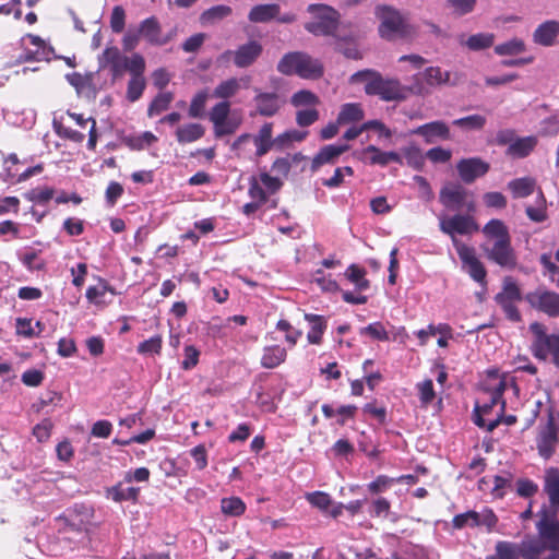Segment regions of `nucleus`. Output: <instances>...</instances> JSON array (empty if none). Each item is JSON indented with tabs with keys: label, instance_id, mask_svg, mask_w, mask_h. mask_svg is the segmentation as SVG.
Listing matches in <instances>:
<instances>
[{
	"label": "nucleus",
	"instance_id": "nucleus-38",
	"mask_svg": "<svg viewBox=\"0 0 559 559\" xmlns=\"http://www.w3.org/2000/svg\"><path fill=\"white\" fill-rule=\"evenodd\" d=\"M233 12L229 5L218 4L214 5L201 14V22L204 24H212L230 15Z\"/></svg>",
	"mask_w": 559,
	"mask_h": 559
},
{
	"label": "nucleus",
	"instance_id": "nucleus-2",
	"mask_svg": "<svg viewBox=\"0 0 559 559\" xmlns=\"http://www.w3.org/2000/svg\"><path fill=\"white\" fill-rule=\"evenodd\" d=\"M483 234L493 241L486 248L487 258L498 265L513 269L516 265V254L511 245V236L507 225L500 219H490L484 227Z\"/></svg>",
	"mask_w": 559,
	"mask_h": 559
},
{
	"label": "nucleus",
	"instance_id": "nucleus-46",
	"mask_svg": "<svg viewBox=\"0 0 559 559\" xmlns=\"http://www.w3.org/2000/svg\"><path fill=\"white\" fill-rule=\"evenodd\" d=\"M319 97L307 90L298 91L290 98L292 105L297 108L316 106L319 104Z\"/></svg>",
	"mask_w": 559,
	"mask_h": 559
},
{
	"label": "nucleus",
	"instance_id": "nucleus-59",
	"mask_svg": "<svg viewBox=\"0 0 559 559\" xmlns=\"http://www.w3.org/2000/svg\"><path fill=\"white\" fill-rule=\"evenodd\" d=\"M416 388L419 393V400L424 405H428L433 401L436 394L433 390L432 380L427 379L423 382H419L416 385Z\"/></svg>",
	"mask_w": 559,
	"mask_h": 559
},
{
	"label": "nucleus",
	"instance_id": "nucleus-58",
	"mask_svg": "<svg viewBox=\"0 0 559 559\" xmlns=\"http://www.w3.org/2000/svg\"><path fill=\"white\" fill-rule=\"evenodd\" d=\"M141 32L139 27H129L122 38V48L124 51H132L139 46L141 39Z\"/></svg>",
	"mask_w": 559,
	"mask_h": 559
},
{
	"label": "nucleus",
	"instance_id": "nucleus-29",
	"mask_svg": "<svg viewBox=\"0 0 559 559\" xmlns=\"http://www.w3.org/2000/svg\"><path fill=\"white\" fill-rule=\"evenodd\" d=\"M537 140L534 136H526L514 140L507 148V155L513 158L526 157L535 147Z\"/></svg>",
	"mask_w": 559,
	"mask_h": 559
},
{
	"label": "nucleus",
	"instance_id": "nucleus-21",
	"mask_svg": "<svg viewBox=\"0 0 559 559\" xmlns=\"http://www.w3.org/2000/svg\"><path fill=\"white\" fill-rule=\"evenodd\" d=\"M361 154V159L371 165L386 166L390 163H402V158L396 152H383L374 145L367 146Z\"/></svg>",
	"mask_w": 559,
	"mask_h": 559
},
{
	"label": "nucleus",
	"instance_id": "nucleus-4",
	"mask_svg": "<svg viewBox=\"0 0 559 559\" xmlns=\"http://www.w3.org/2000/svg\"><path fill=\"white\" fill-rule=\"evenodd\" d=\"M277 71L285 75L296 74L302 79L316 80L323 75L320 60L305 52H288L277 63Z\"/></svg>",
	"mask_w": 559,
	"mask_h": 559
},
{
	"label": "nucleus",
	"instance_id": "nucleus-50",
	"mask_svg": "<svg viewBox=\"0 0 559 559\" xmlns=\"http://www.w3.org/2000/svg\"><path fill=\"white\" fill-rule=\"evenodd\" d=\"M360 335H368L377 341H388L389 334L381 322H373L359 330Z\"/></svg>",
	"mask_w": 559,
	"mask_h": 559
},
{
	"label": "nucleus",
	"instance_id": "nucleus-42",
	"mask_svg": "<svg viewBox=\"0 0 559 559\" xmlns=\"http://www.w3.org/2000/svg\"><path fill=\"white\" fill-rule=\"evenodd\" d=\"M355 36L350 35L346 38L337 37V49L348 59L358 60L362 58V53L354 43Z\"/></svg>",
	"mask_w": 559,
	"mask_h": 559
},
{
	"label": "nucleus",
	"instance_id": "nucleus-27",
	"mask_svg": "<svg viewBox=\"0 0 559 559\" xmlns=\"http://www.w3.org/2000/svg\"><path fill=\"white\" fill-rule=\"evenodd\" d=\"M280 10L276 3L258 4L250 10L248 19L252 23H266L277 17Z\"/></svg>",
	"mask_w": 559,
	"mask_h": 559
},
{
	"label": "nucleus",
	"instance_id": "nucleus-11",
	"mask_svg": "<svg viewBox=\"0 0 559 559\" xmlns=\"http://www.w3.org/2000/svg\"><path fill=\"white\" fill-rule=\"evenodd\" d=\"M251 140L255 145V155H265L274 146L272 140V123H264L260 128L258 134H255L254 136H251L250 134H242L238 136L233 143L231 147L234 151L240 152L242 150V146L249 143Z\"/></svg>",
	"mask_w": 559,
	"mask_h": 559
},
{
	"label": "nucleus",
	"instance_id": "nucleus-13",
	"mask_svg": "<svg viewBox=\"0 0 559 559\" xmlns=\"http://www.w3.org/2000/svg\"><path fill=\"white\" fill-rule=\"evenodd\" d=\"M262 46L255 40H251L240 46L235 51H226L222 57L227 58L234 56V62L238 68H247L251 66L255 59L261 55Z\"/></svg>",
	"mask_w": 559,
	"mask_h": 559
},
{
	"label": "nucleus",
	"instance_id": "nucleus-15",
	"mask_svg": "<svg viewBox=\"0 0 559 559\" xmlns=\"http://www.w3.org/2000/svg\"><path fill=\"white\" fill-rule=\"evenodd\" d=\"M459 175L465 183H472L478 177L484 176L489 170V165L480 158H464L456 165Z\"/></svg>",
	"mask_w": 559,
	"mask_h": 559
},
{
	"label": "nucleus",
	"instance_id": "nucleus-48",
	"mask_svg": "<svg viewBox=\"0 0 559 559\" xmlns=\"http://www.w3.org/2000/svg\"><path fill=\"white\" fill-rule=\"evenodd\" d=\"M485 123L486 118L480 115H472L453 121L454 126L466 130H479Z\"/></svg>",
	"mask_w": 559,
	"mask_h": 559
},
{
	"label": "nucleus",
	"instance_id": "nucleus-61",
	"mask_svg": "<svg viewBox=\"0 0 559 559\" xmlns=\"http://www.w3.org/2000/svg\"><path fill=\"white\" fill-rule=\"evenodd\" d=\"M162 337L159 335H155L142 343L138 346V352L140 354H159L162 349Z\"/></svg>",
	"mask_w": 559,
	"mask_h": 559
},
{
	"label": "nucleus",
	"instance_id": "nucleus-33",
	"mask_svg": "<svg viewBox=\"0 0 559 559\" xmlns=\"http://www.w3.org/2000/svg\"><path fill=\"white\" fill-rule=\"evenodd\" d=\"M527 49L525 41L519 37H512L507 41L500 43L495 46L493 51L497 56H518L525 52Z\"/></svg>",
	"mask_w": 559,
	"mask_h": 559
},
{
	"label": "nucleus",
	"instance_id": "nucleus-55",
	"mask_svg": "<svg viewBox=\"0 0 559 559\" xmlns=\"http://www.w3.org/2000/svg\"><path fill=\"white\" fill-rule=\"evenodd\" d=\"M183 356L185 358L181 361V368L183 370H190L198 365L200 350L193 345H186L183 348Z\"/></svg>",
	"mask_w": 559,
	"mask_h": 559
},
{
	"label": "nucleus",
	"instance_id": "nucleus-56",
	"mask_svg": "<svg viewBox=\"0 0 559 559\" xmlns=\"http://www.w3.org/2000/svg\"><path fill=\"white\" fill-rule=\"evenodd\" d=\"M109 290L108 284L100 280L96 286H91L86 290V298L90 302L99 304L103 301L104 296Z\"/></svg>",
	"mask_w": 559,
	"mask_h": 559
},
{
	"label": "nucleus",
	"instance_id": "nucleus-16",
	"mask_svg": "<svg viewBox=\"0 0 559 559\" xmlns=\"http://www.w3.org/2000/svg\"><path fill=\"white\" fill-rule=\"evenodd\" d=\"M557 443L558 430L552 418H550L537 437V450L539 455L546 460L549 459L554 454Z\"/></svg>",
	"mask_w": 559,
	"mask_h": 559
},
{
	"label": "nucleus",
	"instance_id": "nucleus-43",
	"mask_svg": "<svg viewBox=\"0 0 559 559\" xmlns=\"http://www.w3.org/2000/svg\"><path fill=\"white\" fill-rule=\"evenodd\" d=\"M173 98V94L169 92H162L157 94L147 109V115L150 117H154L165 111L169 107Z\"/></svg>",
	"mask_w": 559,
	"mask_h": 559
},
{
	"label": "nucleus",
	"instance_id": "nucleus-39",
	"mask_svg": "<svg viewBox=\"0 0 559 559\" xmlns=\"http://www.w3.org/2000/svg\"><path fill=\"white\" fill-rule=\"evenodd\" d=\"M221 510L228 516H240L246 511V504L239 497L223 498Z\"/></svg>",
	"mask_w": 559,
	"mask_h": 559
},
{
	"label": "nucleus",
	"instance_id": "nucleus-51",
	"mask_svg": "<svg viewBox=\"0 0 559 559\" xmlns=\"http://www.w3.org/2000/svg\"><path fill=\"white\" fill-rule=\"evenodd\" d=\"M145 88V79L143 76L131 78L128 83L127 98L130 102L138 100Z\"/></svg>",
	"mask_w": 559,
	"mask_h": 559
},
{
	"label": "nucleus",
	"instance_id": "nucleus-53",
	"mask_svg": "<svg viewBox=\"0 0 559 559\" xmlns=\"http://www.w3.org/2000/svg\"><path fill=\"white\" fill-rule=\"evenodd\" d=\"M127 70L131 78L143 76L145 70L144 58L140 53H133L130 58L127 57Z\"/></svg>",
	"mask_w": 559,
	"mask_h": 559
},
{
	"label": "nucleus",
	"instance_id": "nucleus-6",
	"mask_svg": "<svg viewBox=\"0 0 559 559\" xmlns=\"http://www.w3.org/2000/svg\"><path fill=\"white\" fill-rule=\"evenodd\" d=\"M457 81L456 74L452 78V73L449 71H442L439 67H429L415 75L414 83L409 86V90L413 94L425 95L430 92L429 88L431 87L455 85Z\"/></svg>",
	"mask_w": 559,
	"mask_h": 559
},
{
	"label": "nucleus",
	"instance_id": "nucleus-22",
	"mask_svg": "<svg viewBox=\"0 0 559 559\" xmlns=\"http://www.w3.org/2000/svg\"><path fill=\"white\" fill-rule=\"evenodd\" d=\"M257 111L261 116H274L281 108L280 96L276 93H258L254 97Z\"/></svg>",
	"mask_w": 559,
	"mask_h": 559
},
{
	"label": "nucleus",
	"instance_id": "nucleus-14",
	"mask_svg": "<svg viewBox=\"0 0 559 559\" xmlns=\"http://www.w3.org/2000/svg\"><path fill=\"white\" fill-rule=\"evenodd\" d=\"M409 134L421 136L428 144L435 143L438 140H449L451 135L449 127L440 120L419 126L411 130Z\"/></svg>",
	"mask_w": 559,
	"mask_h": 559
},
{
	"label": "nucleus",
	"instance_id": "nucleus-32",
	"mask_svg": "<svg viewBox=\"0 0 559 559\" xmlns=\"http://www.w3.org/2000/svg\"><path fill=\"white\" fill-rule=\"evenodd\" d=\"M305 319L310 324V330L307 334V340L310 344H320L322 335L326 329L324 318L318 314L306 313Z\"/></svg>",
	"mask_w": 559,
	"mask_h": 559
},
{
	"label": "nucleus",
	"instance_id": "nucleus-47",
	"mask_svg": "<svg viewBox=\"0 0 559 559\" xmlns=\"http://www.w3.org/2000/svg\"><path fill=\"white\" fill-rule=\"evenodd\" d=\"M307 501L322 512H328L332 506V499L329 493L323 491H314L306 495Z\"/></svg>",
	"mask_w": 559,
	"mask_h": 559
},
{
	"label": "nucleus",
	"instance_id": "nucleus-18",
	"mask_svg": "<svg viewBox=\"0 0 559 559\" xmlns=\"http://www.w3.org/2000/svg\"><path fill=\"white\" fill-rule=\"evenodd\" d=\"M139 29L151 45L163 46L171 39V36H164L162 34V26L155 16L143 20L139 25Z\"/></svg>",
	"mask_w": 559,
	"mask_h": 559
},
{
	"label": "nucleus",
	"instance_id": "nucleus-28",
	"mask_svg": "<svg viewBox=\"0 0 559 559\" xmlns=\"http://www.w3.org/2000/svg\"><path fill=\"white\" fill-rule=\"evenodd\" d=\"M286 356L287 353L284 347L278 345L266 346L263 348L261 366L266 369H274L285 361Z\"/></svg>",
	"mask_w": 559,
	"mask_h": 559
},
{
	"label": "nucleus",
	"instance_id": "nucleus-3",
	"mask_svg": "<svg viewBox=\"0 0 559 559\" xmlns=\"http://www.w3.org/2000/svg\"><path fill=\"white\" fill-rule=\"evenodd\" d=\"M376 16L380 20L379 34L384 39L409 38L416 34L415 26L400 11L392 7H377Z\"/></svg>",
	"mask_w": 559,
	"mask_h": 559
},
{
	"label": "nucleus",
	"instance_id": "nucleus-24",
	"mask_svg": "<svg viewBox=\"0 0 559 559\" xmlns=\"http://www.w3.org/2000/svg\"><path fill=\"white\" fill-rule=\"evenodd\" d=\"M544 489L548 495L554 514L559 513V469L549 468L546 471Z\"/></svg>",
	"mask_w": 559,
	"mask_h": 559
},
{
	"label": "nucleus",
	"instance_id": "nucleus-37",
	"mask_svg": "<svg viewBox=\"0 0 559 559\" xmlns=\"http://www.w3.org/2000/svg\"><path fill=\"white\" fill-rule=\"evenodd\" d=\"M126 142L130 148L142 151L157 142V136L154 135L151 131H145L140 134L129 136Z\"/></svg>",
	"mask_w": 559,
	"mask_h": 559
},
{
	"label": "nucleus",
	"instance_id": "nucleus-62",
	"mask_svg": "<svg viewBox=\"0 0 559 559\" xmlns=\"http://www.w3.org/2000/svg\"><path fill=\"white\" fill-rule=\"evenodd\" d=\"M126 24V12L122 7H115L110 16V27L115 33H121Z\"/></svg>",
	"mask_w": 559,
	"mask_h": 559
},
{
	"label": "nucleus",
	"instance_id": "nucleus-23",
	"mask_svg": "<svg viewBox=\"0 0 559 559\" xmlns=\"http://www.w3.org/2000/svg\"><path fill=\"white\" fill-rule=\"evenodd\" d=\"M408 93H411L409 87L403 86L399 80L384 79L378 96L385 102H391L405 99Z\"/></svg>",
	"mask_w": 559,
	"mask_h": 559
},
{
	"label": "nucleus",
	"instance_id": "nucleus-25",
	"mask_svg": "<svg viewBox=\"0 0 559 559\" xmlns=\"http://www.w3.org/2000/svg\"><path fill=\"white\" fill-rule=\"evenodd\" d=\"M495 39L496 36L492 33H476L468 37L461 35L459 37V43L461 46H464L472 51H479L491 47Z\"/></svg>",
	"mask_w": 559,
	"mask_h": 559
},
{
	"label": "nucleus",
	"instance_id": "nucleus-57",
	"mask_svg": "<svg viewBox=\"0 0 559 559\" xmlns=\"http://www.w3.org/2000/svg\"><path fill=\"white\" fill-rule=\"evenodd\" d=\"M319 119V111L311 107L307 109H300L296 114V122L300 127H309Z\"/></svg>",
	"mask_w": 559,
	"mask_h": 559
},
{
	"label": "nucleus",
	"instance_id": "nucleus-9",
	"mask_svg": "<svg viewBox=\"0 0 559 559\" xmlns=\"http://www.w3.org/2000/svg\"><path fill=\"white\" fill-rule=\"evenodd\" d=\"M526 301L550 318L559 317V294L546 288H537L525 296Z\"/></svg>",
	"mask_w": 559,
	"mask_h": 559
},
{
	"label": "nucleus",
	"instance_id": "nucleus-12",
	"mask_svg": "<svg viewBox=\"0 0 559 559\" xmlns=\"http://www.w3.org/2000/svg\"><path fill=\"white\" fill-rule=\"evenodd\" d=\"M230 111V104L227 100H223L216 104L210 111V120L214 126L216 136H223L235 132L238 123L228 120Z\"/></svg>",
	"mask_w": 559,
	"mask_h": 559
},
{
	"label": "nucleus",
	"instance_id": "nucleus-40",
	"mask_svg": "<svg viewBox=\"0 0 559 559\" xmlns=\"http://www.w3.org/2000/svg\"><path fill=\"white\" fill-rule=\"evenodd\" d=\"M521 300V292L516 283L511 278L507 277L503 282L502 292L497 294L496 301H518Z\"/></svg>",
	"mask_w": 559,
	"mask_h": 559
},
{
	"label": "nucleus",
	"instance_id": "nucleus-45",
	"mask_svg": "<svg viewBox=\"0 0 559 559\" xmlns=\"http://www.w3.org/2000/svg\"><path fill=\"white\" fill-rule=\"evenodd\" d=\"M526 215L530 219L536 223H540L546 219V199L540 190L536 198V205L526 207Z\"/></svg>",
	"mask_w": 559,
	"mask_h": 559
},
{
	"label": "nucleus",
	"instance_id": "nucleus-34",
	"mask_svg": "<svg viewBox=\"0 0 559 559\" xmlns=\"http://www.w3.org/2000/svg\"><path fill=\"white\" fill-rule=\"evenodd\" d=\"M364 118L361 106L356 103H348L342 106L337 116V123L346 124L359 121Z\"/></svg>",
	"mask_w": 559,
	"mask_h": 559
},
{
	"label": "nucleus",
	"instance_id": "nucleus-49",
	"mask_svg": "<svg viewBox=\"0 0 559 559\" xmlns=\"http://www.w3.org/2000/svg\"><path fill=\"white\" fill-rule=\"evenodd\" d=\"M477 519H478V512L471 510L465 513L455 515L452 520V525L456 530H461L466 526L476 527Z\"/></svg>",
	"mask_w": 559,
	"mask_h": 559
},
{
	"label": "nucleus",
	"instance_id": "nucleus-54",
	"mask_svg": "<svg viewBox=\"0 0 559 559\" xmlns=\"http://www.w3.org/2000/svg\"><path fill=\"white\" fill-rule=\"evenodd\" d=\"M53 197V189L48 187H38L27 193V199L37 204H45Z\"/></svg>",
	"mask_w": 559,
	"mask_h": 559
},
{
	"label": "nucleus",
	"instance_id": "nucleus-35",
	"mask_svg": "<svg viewBox=\"0 0 559 559\" xmlns=\"http://www.w3.org/2000/svg\"><path fill=\"white\" fill-rule=\"evenodd\" d=\"M140 489L135 487H122L121 484L107 489V497L116 502L135 500L139 496Z\"/></svg>",
	"mask_w": 559,
	"mask_h": 559
},
{
	"label": "nucleus",
	"instance_id": "nucleus-17",
	"mask_svg": "<svg viewBox=\"0 0 559 559\" xmlns=\"http://www.w3.org/2000/svg\"><path fill=\"white\" fill-rule=\"evenodd\" d=\"M559 37V21L547 20L540 23L533 32L532 38L536 45L551 47Z\"/></svg>",
	"mask_w": 559,
	"mask_h": 559
},
{
	"label": "nucleus",
	"instance_id": "nucleus-60",
	"mask_svg": "<svg viewBox=\"0 0 559 559\" xmlns=\"http://www.w3.org/2000/svg\"><path fill=\"white\" fill-rule=\"evenodd\" d=\"M453 245L457 251L461 261L463 262L464 267L478 260L475 255V251L473 248L462 243L457 239H454Z\"/></svg>",
	"mask_w": 559,
	"mask_h": 559
},
{
	"label": "nucleus",
	"instance_id": "nucleus-31",
	"mask_svg": "<svg viewBox=\"0 0 559 559\" xmlns=\"http://www.w3.org/2000/svg\"><path fill=\"white\" fill-rule=\"evenodd\" d=\"M536 180L532 177H522L511 180L508 189L512 192L513 198L522 199L531 195L535 191Z\"/></svg>",
	"mask_w": 559,
	"mask_h": 559
},
{
	"label": "nucleus",
	"instance_id": "nucleus-30",
	"mask_svg": "<svg viewBox=\"0 0 559 559\" xmlns=\"http://www.w3.org/2000/svg\"><path fill=\"white\" fill-rule=\"evenodd\" d=\"M204 135V128L200 123H187L176 129V139L180 144L192 143Z\"/></svg>",
	"mask_w": 559,
	"mask_h": 559
},
{
	"label": "nucleus",
	"instance_id": "nucleus-10",
	"mask_svg": "<svg viewBox=\"0 0 559 559\" xmlns=\"http://www.w3.org/2000/svg\"><path fill=\"white\" fill-rule=\"evenodd\" d=\"M439 228L443 234L449 235L454 243V239H457L455 237L456 234H472L478 230V225L475 223L474 218L468 215L456 214L451 217L440 215Z\"/></svg>",
	"mask_w": 559,
	"mask_h": 559
},
{
	"label": "nucleus",
	"instance_id": "nucleus-8",
	"mask_svg": "<svg viewBox=\"0 0 559 559\" xmlns=\"http://www.w3.org/2000/svg\"><path fill=\"white\" fill-rule=\"evenodd\" d=\"M468 192L459 183L444 185L439 193L440 202L450 210H461L465 207L468 212L475 210L473 200H467Z\"/></svg>",
	"mask_w": 559,
	"mask_h": 559
},
{
	"label": "nucleus",
	"instance_id": "nucleus-26",
	"mask_svg": "<svg viewBox=\"0 0 559 559\" xmlns=\"http://www.w3.org/2000/svg\"><path fill=\"white\" fill-rule=\"evenodd\" d=\"M241 83L247 87L250 83L249 78L245 79H236L230 78L228 80L222 81L213 91V97L227 99L235 96L238 91L241 88Z\"/></svg>",
	"mask_w": 559,
	"mask_h": 559
},
{
	"label": "nucleus",
	"instance_id": "nucleus-20",
	"mask_svg": "<svg viewBox=\"0 0 559 559\" xmlns=\"http://www.w3.org/2000/svg\"><path fill=\"white\" fill-rule=\"evenodd\" d=\"M532 353L539 360H547L550 356L554 365L559 368V335L544 337Z\"/></svg>",
	"mask_w": 559,
	"mask_h": 559
},
{
	"label": "nucleus",
	"instance_id": "nucleus-1",
	"mask_svg": "<svg viewBox=\"0 0 559 559\" xmlns=\"http://www.w3.org/2000/svg\"><path fill=\"white\" fill-rule=\"evenodd\" d=\"M506 385L504 378H500L497 372L489 373L484 391L487 396L475 404L474 421L478 427L492 431L499 425L506 408V402L502 400Z\"/></svg>",
	"mask_w": 559,
	"mask_h": 559
},
{
	"label": "nucleus",
	"instance_id": "nucleus-64",
	"mask_svg": "<svg viewBox=\"0 0 559 559\" xmlns=\"http://www.w3.org/2000/svg\"><path fill=\"white\" fill-rule=\"evenodd\" d=\"M404 552L407 559H436V555L432 551L421 546H409Z\"/></svg>",
	"mask_w": 559,
	"mask_h": 559
},
{
	"label": "nucleus",
	"instance_id": "nucleus-44",
	"mask_svg": "<svg viewBox=\"0 0 559 559\" xmlns=\"http://www.w3.org/2000/svg\"><path fill=\"white\" fill-rule=\"evenodd\" d=\"M365 270L352 264L347 267L345 276L348 281L355 284L358 290H366L369 288V281L365 278Z\"/></svg>",
	"mask_w": 559,
	"mask_h": 559
},
{
	"label": "nucleus",
	"instance_id": "nucleus-19",
	"mask_svg": "<svg viewBox=\"0 0 559 559\" xmlns=\"http://www.w3.org/2000/svg\"><path fill=\"white\" fill-rule=\"evenodd\" d=\"M349 146L347 144H329L323 146L312 158L311 170L317 171L321 166L335 164L338 157L345 153Z\"/></svg>",
	"mask_w": 559,
	"mask_h": 559
},
{
	"label": "nucleus",
	"instance_id": "nucleus-7",
	"mask_svg": "<svg viewBox=\"0 0 559 559\" xmlns=\"http://www.w3.org/2000/svg\"><path fill=\"white\" fill-rule=\"evenodd\" d=\"M496 552L499 559H538L543 554L542 543L534 537L524 539L520 545L510 542H498Z\"/></svg>",
	"mask_w": 559,
	"mask_h": 559
},
{
	"label": "nucleus",
	"instance_id": "nucleus-63",
	"mask_svg": "<svg viewBox=\"0 0 559 559\" xmlns=\"http://www.w3.org/2000/svg\"><path fill=\"white\" fill-rule=\"evenodd\" d=\"M121 56L117 47H107L98 59L99 68L105 69L111 66L117 60H120Z\"/></svg>",
	"mask_w": 559,
	"mask_h": 559
},
{
	"label": "nucleus",
	"instance_id": "nucleus-41",
	"mask_svg": "<svg viewBox=\"0 0 559 559\" xmlns=\"http://www.w3.org/2000/svg\"><path fill=\"white\" fill-rule=\"evenodd\" d=\"M477 0H445V7L455 16H464L475 10Z\"/></svg>",
	"mask_w": 559,
	"mask_h": 559
},
{
	"label": "nucleus",
	"instance_id": "nucleus-5",
	"mask_svg": "<svg viewBox=\"0 0 559 559\" xmlns=\"http://www.w3.org/2000/svg\"><path fill=\"white\" fill-rule=\"evenodd\" d=\"M307 11L312 15V20L305 24V28L316 36L334 35L338 21V12L328 4H309Z\"/></svg>",
	"mask_w": 559,
	"mask_h": 559
},
{
	"label": "nucleus",
	"instance_id": "nucleus-36",
	"mask_svg": "<svg viewBox=\"0 0 559 559\" xmlns=\"http://www.w3.org/2000/svg\"><path fill=\"white\" fill-rule=\"evenodd\" d=\"M416 336L419 340V345L424 346L428 343L431 336L437 334L439 335H450V325L447 323H440L438 325L429 324L426 329H421L415 332Z\"/></svg>",
	"mask_w": 559,
	"mask_h": 559
},
{
	"label": "nucleus",
	"instance_id": "nucleus-52",
	"mask_svg": "<svg viewBox=\"0 0 559 559\" xmlns=\"http://www.w3.org/2000/svg\"><path fill=\"white\" fill-rule=\"evenodd\" d=\"M207 100V93L205 91L199 92L194 95L189 107V116L191 118H199L204 112V107Z\"/></svg>",
	"mask_w": 559,
	"mask_h": 559
}]
</instances>
